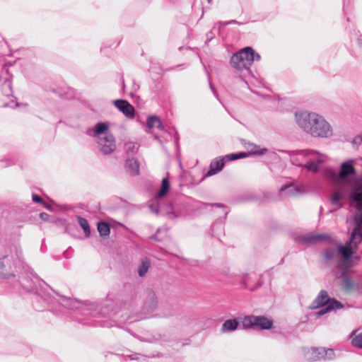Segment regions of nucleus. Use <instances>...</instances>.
I'll list each match as a JSON object with an SVG mask.
<instances>
[{"label": "nucleus", "mask_w": 362, "mask_h": 362, "mask_svg": "<svg viewBox=\"0 0 362 362\" xmlns=\"http://www.w3.org/2000/svg\"><path fill=\"white\" fill-rule=\"evenodd\" d=\"M170 188V183L168 177H163L161 181V185L156 194L154 198L151 200L149 204V209L151 212L158 214L163 210L164 205L161 203V199H163L169 192Z\"/></svg>", "instance_id": "423d86ee"}, {"label": "nucleus", "mask_w": 362, "mask_h": 362, "mask_svg": "<svg viewBox=\"0 0 362 362\" xmlns=\"http://www.w3.org/2000/svg\"><path fill=\"white\" fill-rule=\"evenodd\" d=\"M13 264L11 262L8 255H5L0 257V275L4 279H16V275L13 271Z\"/></svg>", "instance_id": "ddd939ff"}, {"label": "nucleus", "mask_w": 362, "mask_h": 362, "mask_svg": "<svg viewBox=\"0 0 362 362\" xmlns=\"http://www.w3.org/2000/svg\"><path fill=\"white\" fill-rule=\"evenodd\" d=\"M158 340V338H155V337H153L152 339H149L148 340H146L147 341H149V342H156Z\"/></svg>", "instance_id": "3c124183"}, {"label": "nucleus", "mask_w": 362, "mask_h": 362, "mask_svg": "<svg viewBox=\"0 0 362 362\" xmlns=\"http://www.w3.org/2000/svg\"><path fill=\"white\" fill-rule=\"evenodd\" d=\"M241 325L244 329L269 330L273 327V320L264 315H246L243 318Z\"/></svg>", "instance_id": "20e7f679"}, {"label": "nucleus", "mask_w": 362, "mask_h": 362, "mask_svg": "<svg viewBox=\"0 0 362 362\" xmlns=\"http://www.w3.org/2000/svg\"><path fill=\"white\" fill-rule=\"evenodd\" d=\"M354 223V227L346 243L353 245L354 247H357L358 245L362 242V211L355 214Z\"/></svg>", "instance_id": "0eeeda50"}, {"label": "nucleus", "mask_w": 362, "mask_h": 362, "mask_svg": "<svg viewBox=\"0 0 362 362\" xmlns=\"http://www.w3.org/2000/svg\"><path fill=\"white\" fill-rule=\"evenodd\" d=\"M223 25H230V21H225V22H223L221 23Z\"/></svg>", "instance_id": "5fc2aeb1"}, {"label": "nucleus", "mask_w": 362, "mask_h": 362, "mask_svg": "<svg viewBox=\"0 0 362 362\" xmlns=\"http://www.w3.org/2000/svg\"><path fill=\"white\" fill-rule=\"evenodd\" d=\"M279 151L284 152V153L287 152V151H285V150H279Z\"/></svg>", "instance_id": "052dcab7"}, {"label": "nucleus", "mask_w": 362, "mask_h": 362, "mask_svg": "<svg viewBox=\"0 0 362 362\" xmlns=\"http://www.w3.org/2000/svg\"><path fill=\"white\" fill-rule=\"evenodd\" d=\"M330 240V236L326 234H305L298 238V242L304 245L313 244L320 240Z\"/></svg>", "instance_id": "a211bd4d"}, {"label": "nucleus", "mask_w": 362, "mask_h": 362, "mask_svg": "<svg viewBox=\"0 0 362 362\" xmlns=\"http://www.w3.org/2000/svg\"><path fill=\"white\" fill-rule=\"evenodd\" d=\"M239 52V54L242 55L244 59V62H245V64L247 66V74L250 75V66L254 62V61H259L261 59L260 55L257 53L254 49L251 47H245L241 49Z\"/></svg>", "instance_id": "f8f14e48"}, {"label": "nucleus", "mask_w": 362, "mask_h": 362, "mask_svg": "<svg viewBox=\"0 0 362 362\" xmlns=\"http://www.w3.org/2000/svg\"><path fill=\"white\" fill-rule=\"evenodd\" d=\"M338 252L347 261H350L354 252V247L351 245L346 243L345 245H340L338 247Z\"/></svg>", "instance_id": "a878e982"}, {"label": "nucleus", "mask_w": 362, "mask_h": 362, "mask_svg": "<svg viewBox=\"0 0 362 362\" xmlns=\"http://www.w3.org/2000/svg\"><path fill=\"white\" fill-rule=\"evenodd\" d=\"M32 304L37 311L50 310L57 313L60 312L59 307L72 310L76 308L82 315L93 318L112 317L117 313V306L114 300L106 299L98 303L86 301L84 303L62 296L55 292L51 287H41L33 293Z\"/></svg>", "instance_id": "f257e3e1"}, {"label": "nucleus", "mask_w": 362, "mask_h": 362, "mask_svg": "<svg viewBox=\"0 0 362 362\" xmlns=\"http://www.w3.org/2000/svg\"><path fill=\"white\" fill-rule=\"evenodd\" d=\"M45 207L47 209H50V206H48V205H45Z\"/></svg>", "instance_id": "680f3d73"}, {"label": "nucleus", "mask_w": 362, "mask_h": 362, "mask_svg": "<svg viewBox=\"0 0 362 362\" xmlns=\"http://www.w3.org/2000/svg\"><path fill=\"white\" fill-rule=\"evenodd\" d=\"M113 104L126 117L129 119H133L134 117L135 109L127 100L117 99L113 101Z\"/></svg>", "instance_id": "2eb2a0df"}, {"label": "nucleus", "mask_w": 362, "mask_h": 362, "mask_svg": "<svg viewBox=\"0 0 362 362\" xmlns=\"http://www.w3.org/2000/svg\"><path fill=\"white\" fill-rule=\"evenodd\" d=\"M158 129H163V125L160 119V118H158V121H157V124H156V126Z\"/></svg>", "instance_id": "de8ad7c7"}, {"label": "nucleus", "mask_w": 362, "mask_h": 362, "mask_svg": "<svg viewBox=\"0 0 362 362\" xmlns=\"http://www.w3.org/2000/svg\"><path fill=\"white\" fill-rule=\"evenodd\" d=\"M18 106H19V104H18V103H16L15 104V106H14L13 107H17Z\"/></svg>", "instance_id": "bf43d9fd"}, {"label": "nucleus", "mask_w": 362, "mask_h": 362, "mask_svg": "<svg viewBox=\"0 0 362 362\" xmlns=\"http://www.w3.org/2000/svg\"><path fill=\"white\" fill-rule=\"evenodd\" d=\"M214 38V34L212 30L206 33V43L211 41Z\"/></svg>", "instance_id": "a18cd8bd"}, {"label": "nucleus", "mask_w": 362, "mask_h": 362, "mask_svg": "<svg viewBox=\"0 0 362 362\" xmlns=\"http://www.w3.org/2000/svg\"><path fill=\"white\" fill-rule=\"evenodd\" d=\"M151 239L157 240L156 235H153L151 236Z\"/></svg>", "instance_id": "13d9d810"}, {"label": "nucleus", "mask_w": 362, "mask_h": 362, "mask_svg": "<svg viewBox=\"0 0 362 362\" xmlns=\"http://www.w3.org/2000/svg\"><path fill=\"white\" fill-rule=\"evenodd\" d=\"M349 199L350 205L354 206L356 210L361 211L362 206V185L354 186L349 192Z\"/></svg>", "instance_id": "4468645a"}, {"label": "nucleus", "mask_w": 362, "mask_h": 362, "mask_svg": "<svg viewBox=\"0 0 362 362\" xmlns=\"http://www.w3.org/2000/svg\"><path fill=\"white\" fill-rule=\"evenodd\" d=\"M244 61L242 55L239 54V52H237L231 57L230 64L237 71H244L243 74L235 75V77L240 78L247 83V77L249 75L247 74L246 63Z\"/></svg>", "instance_id": "1a4fd4ad"}, {"label": "nucleus", "mask_w": 362, "mask_h": 362, "mask_svg": "<svg viewBox=\"0 0 362 362\" xmlns=\"http://www.w3.org/2000/svg\"><path fill=\"white\" fill-rule=\"evenodd\" d=\"M334 301L337 302V304H342L336 298L329 297L328 292L326 290H321L309 306V308L313 310H317L321 307L333 304V302Z\"/></svg>", "instance_id": "9d476101"}, {"label": "nucleus", "mask_w": 362, "mask_h": 362, "mask_svg": "<svg viewBox=\"0 0 362 362\" xmlns=\"http://www.w3.org/2000/svg\"><path fill=\"white\" fill-rule=\"evenodd\" d=\"M209 3H210L211 1V0H207Z\"/></svg>", "instance_id": "e2e57ef3"}, {"label": "nucleus", "mask_w": 362, "mask_h": 362, "mask_svg": "<svg viewBox=\"0 0 362 362\" xmlns=\"http://www.w3.org/2000/svg\"><path fill=\"white\" fill-rule=\"evenodd\" d=\"M306 152H307L306 155H309V154H310V153H316V152H315V151H313V150H306Z\"/></svg>", "instance_id": "864d4df0"}, {"label": "nucleus", "mask_w": 362, "mask_h": 362, "mask_svg": "<svg viewBox=\"0 0 362 362\" xmlns=\"http://www.w3.org/2000/svg\"><path fill=\"white\" fill-rule=\"evenodd\" d=\"M136 355H137V354H134V356H136ZM130 357H131V359H132V360H136V359H137V358H136V357L133 356V355H132V356H131Z\"/></svg>", "instance_id": "4d7b16f0"}, {"label": "nucleus", "mask_w": 362, "mask_h": 362, "mask_svg": "<svg viewBox=\"0 0 362 362\" xmlns=\"http://www.w3.org/2000/svg\"><path fill=\"white\" fill-rule=\"evenodd\" d=\"M40 216L42 219L46 220L48 217V214L45 212H42V213H40Z\"/></svg>", "instance_id": "09e8293b"}, {"label": "nucleus", "mask_w": 362, "mask_h": 362, "mask_svg": "<svg viewBox=\"0 0 362 362\" xmlns=\"http://www.w3.org/2000/svg\"><path fill=\"white\" fill-rule=\"evenodd\" d=\"M356 174V169L353 165V160L346 161L341 163L339 176L342 180H347L350 176Z\"/></svg>", "instance_id": "4be33fe9"}, {"label": "nucleus", "mask_w": 362, "mask_h": 362, "mask_svg": "<svg viewBox=\"0 0 362 362\" xmlns=\"http://www.w3.org/2000/svg\"><path fill=\"white\" fill-rule=\"evenodd\" d=\"M284 259H284V257H283V258L280 260V262H279V263L278 264H279V265H281V264H283L284 263Z\"/></svg>", "instance_id": "6e6d98bb"}, {"label": "nucleus", "mask_w": 362, "mask_h": 362, "mask_svg": "<svg viewBox=\"0 0 362 362\" xmlns=\"http://www.w3.org/2000/svg\"><path fill=\"white\" fill-rule=\"evenodd\" d=\"M334 256V251L332 249H327L324 252L325 259L327 261L333 259Z\"/></svg>", "instance_id": "ea45409f"}, {"label": "nucleus", "mask_w": 362, "mask_h": 362, "mask_svg": "<svg viewBox=\"0 0 362 362\" xmlns=\"http://www.w3.org/2000/svg\"><path fill=\"white\" fill-rule=\"evenodd\" d=\"M344 198L343 192L341 191H336L330 198V202L332 204L337 206L335 210L339 209L343 207V205L340 203V201Z\"/></svg>", "instance_id": "2f4dec72"}, {"label": "nucleus", "mask_w": 362, "mask_h": 362, "mask_svg": "<svg viewBox=\"0 0 362 362\" xmlns=\"http://www.w3.org/2000/svg\"><path fill=\"white\" fill-rule=\"evenodd\" d=\"M25 275L22 274L18 280H16L13 284V287L16 289L22 288L27 293H33L35 291L41 288V287H49L42 279H40L33 269L29 267H24Z\"/></svg>", "instance_id": "7ed1b4c3"}, {"label": "nucleus", "mask_w": 362, "mask_h": 362, "mask_svg": "<svg viewBox=\"0 0 362 362\" xmlns=\"http://www.w3.org/2000/svg\"><path fill=\"white\" fill-rule=\"evenodd\" d=\"M109 129V125L107 122H100L95 125V132L98 135V137H100V135L104 134Z\"/></svg>", "instance_id": "c9c22d12"}, {"label": "nucleus", "mask_w": 362, "mask_h": 362, "mask_svg": "<svg viewBox=\"0 0 362 362\" xmlns=\"http://www.w3.org/2000/svg\"><path fill=\"white\" fill-rule=\"evenodd\" d=\"M209 88H210L211 92L213 93V94L214 95V96L216 98H218V92L216 90V88H214V86L212 85L209 77Z\"/></svg>", "instance_id": "c03bdc74"}, {"label": "nucleus", "mask_w": 362, "mask_h": 362, "mask_svg": "<svg viewBox=\"0 0 362 362\" xmlns=\"http://www.w3.org/2000/svg\"><path fill=\"white\" fill-rule=\"evenodd\" d=\"M12 78L13 76L10 74L7 65L4 64L0 72V89L4 96L13 95Z\"/></svg>", "instance_id": "6e6552de"}, {"label": "nucleus", "mask_w": 362, "mask_h": 362, "mask_svg": "<svg viewBox=\"0 0 362 362\" xmlns=\"http://www.w3.org/2000/svg\"><path fill=\"white\" fill-rule=\"evenodd\" d=\"M322 159L320 158L309 160L305 163V167L311 172L317 173L319 170V165L322 163Z\"/></svg>", "instance_id": "c756f323"}, {"label": "nucleus", "mask_w": 362, "mask_h": 362, "mask_svg": "<svg viewBox=\"0 0 362 362\" xmlns=\"http://www.w3.org/2000/svg\"><path fill=\"white\" fill-rule=\"evenodd\" d=\"M304 358L308 362L327 361L334 358L335 354L332 349L323 347H311L304 349Z\"/></svg>", "instance_id": "39448f33"}, {"label": "nucleus", "mask_w": 362, "mask_h": 362, "mask_svg": "<svg viewBox=\"0 0 362 362\" xmlns=\"http://www.w3.org/2000/svg\"><path fill=\"white\" fill-rule=\"evenodd\" d=\"M239 326L240 323L236 318L229 319L224 321L221 330L223 332H231L236 330Z\"/></svg>", "instance_id": "cd10ccee"}, {"label": "nucleus", "mask_w": 362, "mask_h": 362, "mask_svg": "<svg viewBox=\"0 0 362 362\" xmlns=\"http://www.w3.org/2000/svg\"><path fill=\"white\" fill-rule=\"evenodd\" d=\"M230 24H238V25H241L243 24L242 23H240L238 21H237L236 20H230Z\"/></svg>", "instance_id": "603ef678"}, {"label": "nucleus", "mask_w": 362, "mask_h": 362, "mask_svg": "<svg viewBox=\"0 0 362 362\" xmlns=\"http://www.w3.org/2000/svg\"><path fill=\"white\" fill-rule=\"evenodd\" d=\"M211 205L223 209V216L218 218L211 225L212 235L214 236H218V234L217 233V230H219L221 232L223 231V224L227 218L229 211H228V208L223 204L216 203V204H213Z\"/></svg>", "instance_id": "dca6fc26"}, {"label": "nucleus", "mask_w": 362, "mask_h": 362, "mask_svg": "<svg viewBox=\"0 0 362 362\" xmlns=\"http://www.w3.org/2000/svg\"><path fill=\"white\" fill-rule=\"evenodd\" d=\"M165 213L168 218L171 219L177 218L182 215V212L177 209V206L171 203H169V204L166 206Z\"/></svg>", "instance_id": "7c9ffc66"}, {"label": "nucleus", "mask_w": 362, "mask_h": 362, "mask_svg": "<svg viewBox=\"0 0 362 362\" xmlns=\"http://www.w3.org/2000/svg\"><path fill=\"white\" fill-rule=\"evenodd\" d=\"M296 119L299 127L314 137L327 138L332 135L330 124L316 113H296Z\"/></svg>", "instance_id": "f03ea898"}, {"label": "nucleus", "mask_w": 362, "mask_h": 362, "mask_svg": "<svg viewBox=\"0 0 362 362\" xmlns=\"http://www.w3.org/2000/svg\"><path fill=\"white\" fill-rule=\"evenodd\" d=\"M77 220L78 222V224L81 227V228L83 230V232L85 233L86 237L88 238L90 235V228L89 226V223L86 218L79 216H77Z\"/></svg>", "instance_id": "72a5a7b5"}, {"label": "nucleus", "mask_w": 362, "mask_h": 362, "mask_svg": "<svg viewBox=\"0 0 362 362\" xmlns=\"http://www.w3.org/2000/svg\"><path fill=\"white\" fill-rule=\"evenodd\" d=\"M78 322L83 325L93 326V327H110L112 326V322L105 320H93L90 318H84V319H78Z\"/></svg>", "instance_id": "393cba45"}, {"label": "nucleus", "mask_w": 362, "mask_h": 362, "mask_svg": "<svg viewBox=\"0 0 362 362\" xmlns=\"http://www.w3.org/2000/svg\"><path fill=\"white\" fill-rule=\"evenodd\" d=\"M351 344L354 347L362 349V332L351 339Z\"/></svg>", "instance_id": "e433bc0d"}, {"label": "nucleus", "mask_w": 362, "mask_h": 362, "mask_svg": "<svg viewBox=\"0 0 362 362\" xmlns=\"http://www.w3.org/2000/svg\"><path fill=\"white\" fill-rule=\"evenodd\" d=\"M353 142L354 144H361L362 142V138L361 136H356L354 139V141Z\"/></svg>", "instance_id": "49530a36"}, {"label": "nucleus", "mask_w": 362, "mask_h": 362, "mask_svg": "<svg viewBox=\"0 0 362 362\" xmlns=\"http://www.w3.org/2000/svg\"><path fill=\"white\" fill-rule=\"evenodd\" d=\"M151 267L150 261L145 258L142 259L141 264L138 267V274L140 277H144L146 273L148 272L149 268Z\"/></svg>", "instance_id": "473e14b6"}, {"label": "nucleus", "mask_w": 362, "mask_h": 362, "mask_svg": "<svg viewBox=\"0 0 362 362\" xmlns=\"http://www.w3.org/2000/svg\"><path fill=\"white\" fill-rule=\"evenodd\" d=\"M279 192H285L287 196L293 197L303 194L304 190L300 187L295 186L293 183H288L281 187Z\"/></svg>", "instance_id": "b1692460"}, {"label": "nucleus", "mask_w": 362, "mask_h": 362, "mask_svg": "<svg viewBox=\"0 0 362 362\" xmlns=\"http://www.w3.org/2000/svg\"><path fill=\"white\" fill-rule=\"evenodd\" d=\"M352 4V0H344L343 1V9L344 12L346 13V11L349 6Z\"/></svg>", "instance_id": "37998d69"}, {"label": "nucleus", "mask_w": 362, "mask_h": 362, "mask_svg": "<svg viewBox=\"0 0 362 362\" xmlns=\"http://www.w3.org/2000/svg\"><path fill=\"white\" fill-rule=\"evenodd\" d=\"M98 144L100 152L104 155L112 153L116 148L115 139L111 134L99 137Z\"/></svg>", "instance_id": "9b49d317"}, {"label": "nucleus", "mask_w": 362, "mask_h": 362, "mask_svg": "<svg viewBox=\"0 0 362 362\" xmlns=\"http://www.w3.org/2000/svg\"><path fill=\"white\" fill-rule=\"evenodd\" d=\"M86 134L92 137H98V135L96 134V132H95V127L88 128L86 130Z\"/></svg>", "instance_id": "79ce46f5"}, {"label": "nucleus", "mask_w": 362, "mask_h": 362, "mask_svg": "<svg viewBox=\"0 0 362 362\" xmlns=\"http://www.w3.org/2000/svg\"><path fill=\"white\" fill-rule=\"evenodd\" d=\"M358 47H360V49H362V38L358 39Z\"/></svg>", "instance_id": "8fccbe9b"}, {"label": "nucleus", "mask_w": 362, "mask_h": 362, "mask_svg": "<svg viewBox=\"0 0 362 362\" xmlns=\"http://www.w3.org/2000/svg\"><path fill=\"white\" fill-rule=\"evenodd\" d=\"M139 148V144L136 142L129 141L124 144V151L127 154H135Z\"/></svg>", "instance_id": "f704fd0d"}, {"label": "nucleus", "mask_w": 362, "mask_h": 362, "mask_svg": "<svg viewBox=\"0 0 362 362\" xmlns=\"http://www.w3.org/2000/svg\"><path fill=\"white\" fill-rule=\"evenodd\" d=\"M267 151H268L267 148H262L259 150L252 151L248 153H247V152L233 153H230V154L226 155V158H227V160L233 161V160H236L238 159L246 158L250 155L262 156V155H264L267 152Z\"/></svg>", "instance_id": "aec40b11"}, {"label": "nucleus", "mask_w": 362, "mask_h": 362, "mask_svg": "<svg viewBox=\"0 0 362 362\" xmlns=\"http://www.w3.org/2000/svg\"><path fill=\"white\" fill-rule=\"evenodd\" d=\"M97 228L100 235L103 238H107L110 233V225L105 221H99L97 224Z\"/></svg>", "instance_id": "c85d7f7f"}, {"label": "nucleus", "mask_w": 362, "mask_h": 362, "mask_svg": "<svg viewBox=\"0 0 362 362\" xmlns=\"http://www.w3.org/2000/svg\"><path fill=\"white\" fill-rule=\"evenodd\" d=\"M146 293V297L144 304V310L146 313H151L158 306V299L155 292L151 289H148Z\"/></svg>", "instance_id": "6ab92c4d"}, {"label": "nucleus", "mask_w": 362, "mask_h": 362, "mask_svg": "<svg viewBox=\"0 0 362 362\" xmlns=\"http://www.w3.org/2000/svg\"><path fill=\"white\" fill-rule=\"evenodd\" d=\"M340 269V275L339 279H341L344 288L346 291H350L354 288V283L351 278L349 267L345 264L342 267H339Z\"/></svg>", "instance_id": "412c9836"}, {"label": "nucleus", "mask_w": 362, "mask_h": 362, "mask_svg": "<svg viewBox=\"0 0 362 362\" xmlns=\"http://www.w3.org/2000/svg\"><path fill=\"white\" fill-rule=\"evenodd\" d=\"M33 201L35 203L45 204L44 200L37 194H33L32 195Z\"/></svg>", "instance_id": "a19ab883"}, {"label": "nucleus", "mask_w": 362, "mask_h": 362, "mask_svg": "<svg viewBox=\"0 0 362 362\" xmlns=\"http://www.w3.org/2000/svg\"><path fill=\"white\" fill-rule=\"evenodd\" d=\"M227 161L226 156H219L212 160L209 165V169L206 173L205 177H211L221 172Z\"/></svg>", "instance_id": "f3484780"}, {"label": "nucleus", "mask_w": 362, "mask_h": 362, "mask_svg": "<svg viewBox=\"0 0 362 362\" xmlns=\"http://www.w3.org/2000/svg\"><path fill=\"white\" fill-rule=\"evenodd\" d=\"M124 168L126 173L130 176H136L139 174V163L135 158L126 159Z\"/></svg>", "instance_id": "5701e85b"}, {"label": "nucleus", "mask_w": 362, "mask_h": 362, "mask_svg": "<svg viewBox=\"0 0 362 362\" xmlns=\"http://www.w3.org/2000/svg\"><path fill=\"white\" fill-rule=\"evenodd\" d=\"M343 304H337V302H333V304H329L327 306L321 307L320 310L315 313V316L320 317L332 310H340L344 308Z\"/></svg>", "instance_id": "bb28decb"}, {"label": "nucleus", "mask_w": 362, "mask_h": 362, "mask_svg": "<svg viewBox=\"0 0 362 362\" xmlns=\"http://www.w3.org/2000/svg\"><path fill=\"white\" fill-rule=\"evenodd\" d=\"M251 279V277L248 274H243L241 277L240 284L245 288H250L248 286V282Z\"/></svg>", "instance_id": "58836bf2"}, {"label": "nucleus", "mask_w": 362, "mask_h": 362, "mask_svg": "<svg viewBox=\"0 0 362 362\" xmlns=\"http://www.w3.org/2000/svg\"><path fill=\"white\" fill-rule=\"evenodd\" d=\"M158 117L155 115L149 116L146 121V125L149 129H152L156 126L157 121H158Z\"/></svg>", "instance_id": "4c0bfd02"}]
</instances>
